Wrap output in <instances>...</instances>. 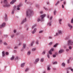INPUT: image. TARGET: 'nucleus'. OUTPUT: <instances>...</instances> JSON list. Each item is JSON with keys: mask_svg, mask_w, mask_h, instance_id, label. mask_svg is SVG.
Segmentation results:
<instances>
[{"mask_svg": "<svg viewBox=\"0 0 73 73\" xmlns=\"http://www.w3.org/2000/svg\"><path fill=\"white\" fill-rule=\"evenodd\" d=\"M26 44H23V48H25V47H26Z\"/></svg>", "mask_w": 73, "mask_h": 73, "instance_id": "nucleus-22", "label": "nucleus"}, {"mask_svg": "<svg viewBox=\"0 0 73 73\" xmlns=\"http://www.w3.org/2000/svg\"><path fill=\"white\" fill-rule=\"evenodd\" d=\"M21 4H20L19 5L17 6V7H19L20 8V7H21Z\"/></svg>", "mask_w": 73, "mask_h": 73, "instance_id": "nucleus-27", "label": "nucleus"}, {"mask_svg": "<svg viewBox=\"0 0 73 73\" xmlns=\"http://www.w3.org/2000/svg\"><path fill=\"white\" fill-rule=\"evenodd\" d=\"M52 44H53V43L52 42H51L48 44L50 45H51Z\"/></svg>", "mask_w": 73, "mask_h": 73, "instance_id": "nucleus-29", "label": "nucleus"}, {"mask_svg": "<svg viewBox=\"0 0 73 73\" xmlns=\"http://www.w3.org/2000/svg\"><path fill=\"white\" fill-rule=\"evenodd\" d=\"M40 21V19H38L37 20V21L38 22H39V21Z\"/></svg>", "mask_w": 73, "mask_h": 73, "instance_id": "nucleus-48", "label": "nucleus"}, {"mask_svg": "<svg viewBox=\"0 0 73 73\" xmlns=\"http://www.w3.org/2000/svg\"><path fill=\"white\" fill-rule=\"evenodd\" d=\"M68 44H70V45H73V42L71 40H68Z\"/></svg>", "mask_w": 73, "mask_h": 73, "instance_id": "nucleus-6", "label": "nucleus"}, {"mask_svg": "<svg viewBox=\"0 0 73 73\" xmlns=\"http://www.w3.org/2000/svg\"><path fill=\"white\" fill-rule=\"evenodd\" d=\"M15 60H18V57L17 56L16 57Z\"/></svg>", "mask_w": 73, "mask_h": 73, "instance_id": "nucleus-43", "label": "nucleus"}, {"mask_svg": "<svg viewBox=\"0 0 73 73\" xmlns=\"http://www.w3.org/2000/svg\"><path fill=\"white\" fill-rule=\"evenodd\" d=\"M27 21V20L26 19V18H25L22 21L21 23V24H24V23L26 22Z\"/></svg>", "mask_w": 73, "mask_h": 73, "instance_id": "nucleus-7", "label": "nucleus"}, {"mask_svg": "<svg viewBox=\"0 0 73 73\" xmlns=\"http://www.w3.org/2000/svg\"><path fill=\"white\" fill-rule=\"evenodd\" d=\"M58 35V33H56V36H57Z\"/></svg>", "mask_w": 73, "mask_h": 73, "instance_id": "nucleus-61", "label": "nucleus"}, {"mask_svg": "<svg viewBox=\"0 0 73 73\" xmlns=\"http://www.w3.org/2000/svg\"><path fill=\"white\" fill-rule=\"evenodd\" d=\"M62 21V19H60L59 20V24H61V22Z\"/></svg>", "mask_w": 73, "mask_h": 73, "instance_id": "nucleus-24", "label": "nucleus"}, {"mask_svg": "<svg viewBox=\"0 0 73 73\" xmlns=\"http://www.w3.org/2000/svg\"><path fill=\"white\" fill-rule=\"evenodd\" d=\"M48 25L49 26H51L52 24H51V22H49L48 23Z\"/></svg>", "mask_w": 73, "mask_h": 73, "instance_id": "nucleus-19", "label": "nucleus"}, {"mask_svg": "<svg viewBox=\"0 0 73 73\" xmlns=\"http://www.w3.org/2000/svg\"><path fill=\"white\" fill-rule=\"evenodd\" d=\"M42 32H43V31H39V33H42Z\"/></svg>", "mask_w": 73, "mask_h": 73, "instance_id": "nucleus-46", "label": "nucleus"}, {"mask_svg": "<svg viewBox=\"0 0 73 73\" xmlns=\"http://www.w3.org/2000/svg\"><path fill=\"white\" fill-rule=\"evenodd\" d=\"M36 44H38V41H37L36 42Z\"/></svg>", "mask_w": 73, "mask_h": 73, "instance_id": "nucleus-53", "label": "nucleus"}, {"mask_svg": "<svg viewBox=\"0 0 73 73\" xmlns=\"http://www.w3.org/2000/svg\"><path fill=\"white\" fill-rule=\"evenodd\" d=\"M71 23H73V19H72L71 21Z\"/></svg>", "mask_w": 73, "mask_h": 73, "instance_id": "nucleus-42", "label": "nucleus"}, {"mask_svg": "<svg viewBox=\"0 0 73 73\" xmlns=\"http://www.w3.org/2000/svg\"><path fill=\"white\" fill-rule=\"evenodd\" d=\"M40 61L41 62H43L44 61V59L42 58L40 60Z\"/></svg>", "mask_w": 73, "mask_h": 73, "instance_id": "nucleus-30", "label": "nucleus"}, {"mask_svg": "<svg viewBox=\"0 0 73 73\" xmlns=\"http://www.w3.org/2000/svg\"><path fill=\"white\" fill-rule=\"evenodd\" d=\"M61 65L63 67H65V64L64 63H63Z\"/></svg>", "mask_w": 73, "mask_h": 73, "instance_id": "nucleus-15", "label": "nucleus"}, {"mask_svg": "<svg viewBox=\"0 0 73 73\" xmlns=\"http://www.w3.org/2000/svg\"><path fill=\"white\" fill-rule=\"evenodd\" d=\"M36 49L35 48H34L32 49V51H35L36 50Z\"/></svg>", "mask_w": 73, "mask_h": 73, "instance_id": "nucleus-26", "label": "nucleus"}, {"mask_svg": "<svg viewBox=\"0 0 73 73\" xmlns=\"http://www.w3.org/2000/svg\"><path fill=\"white\" fill-rule=\"evenodd\" d=\"M56 55H53V57H56Z\"/></svg>", "mask_w": 73, "mask_h": 73, "instance_id": "nucleus-51", "label": "nucleus"}, {"mask_svg": "<svg viewBox=\"0 0 73 73\" xmlns=\"http://www.w3.org/2000/svg\"><path fill=\"white\" fill-rule=\"evenodd\" d=\"M57 46V44H55L54 45V47H56V46Z\"/></svg>", "mask_w": 73, "mask_h": 73, "instance_id": "nucleus-36", "label": "nucleus"}, {"mask_svg": "<svg viewBox=\"0 0 73 73\" xmlns=\"http://www.w3.org/2000/svg\"><path fill=\"white\" fill-rule=\"evenodd\" d=\"M68 69H71V71H72V72H73V68H71V67H69L68 68H67Z\"/></svg>", "mask_w": 73, "mask_h": 73, "instance_id": "nucleus-17", "label": "nucleus"}, {"mask_svg": "<svg viewBox=\"0 0 73 73\" xmlns=\"http://www.w3.org/2000/svg\"><path fill=\"white\" fill-rule=\"evenodd\" d=\"M67 26L70 28V29H72L73 28V26L72 25H71L70 23H68Z\"/></svg>", "mask_w": 73, "mask_h": 73, "instance_id": "nucleus-3", "label": "nucleus"}, {"mask_svg": "<svg viewBox=\"0 0 73 73\" xmlns=\"http://www.w3.org/2000/svg\"><path fill=\"white\" fill-rule=\"evenodd\" d=\"M19 8V7H17V10H20V9Z\"/></svg>", "mask_w": 73, "mask_h": 73, "instance_id": "nucleus-47", "label": "nucleus"}, {"mask_svg": "<svg viewBox=\"0 0 73 73\" xmlns=\"http://www.w3.org/2000/svg\"><path fill=\"white\" fill-rule=\"evenodd\" d=\"M49 39H52V36H49Z\"/></svg>", "mask_w": 73, "mask_h": 73, "instance_id": "nucleus-50", "label": "nucleus"}, {"mask_svg": "<svg viewBox=\"0 0 73 73\" xmlns=\"http://www.w3.org/2000/svg\"><path fill=\"white\" fill-rule=\"evenodd\" d=\"M66 51L67 52H68V51H69V49H66Z\"/></svg>", "mask_w": 73, "mask_h": 73, "instance_id": "nucleus-54", "label": "nucleus"}, {"mask_svg": "<svg viewBox=\"0 0 73 73\" xmlns=\"http://www.w3.org/2000/svg\"><path fill=\"white\" fill-rule=\"evenodd\" d=\"M68 64H69V60L68 59Z\"/></svg>", "mask_w": 73, "mask_h": 73, "instance_id": "nucleus-63", "label": "nucleus"}, {"mask_svg": "<svg viewBox=\"0 0 73 73\" xmlns=\"http://www.w3.org/2000/svg\"><path fill=\"white\" fill-rule=\"evenodd\" d=\"M39 61V58H37L35 59V61L36 62H37Z\"/></svg>", "mask_w": 73, "mask_h": 73, "instance_id": "nucleus-20", "label": "nucleus"}, {"mask_svg": "<svg viewBox=\"0 0 73 73\" xmlns=\"http://www.w3.org/2000/svg\"><path fill=\"white\" fill-rule=\"evenodd\" d=\"M14 14V11L13 10L12 12V14Z\"/></svg>", "mask_w": 73, "mask_h": 73, "instance_id": "nucleus-55", "label": "nucleus"}, {"mask_svg": "<svg viewBox=\"0 0 73 73\" xmlns=\"http://www.w3.org/2000/svg\"><path fill=\"white\" fill-rule=\"evenodd\" d=\"M53 51H54V48H52L50 50V51L48 52L50 54H52V52H53Z\"/></svg>", "mask_w": 73, "mask_h": 73, "instance_id": "nucleus-5", "label": "nucleus"}, {"mask_svg": "<svg viewBox=\"0 0 73 73\" xmlns=\"http://www.w3.org/2000/svg\"><path fill=\"white\" fill-rule=\"evenodd\" d=\"M4 45H7V42H4Z\"/></svg>", "mask_w": 73, "mask_h": 73, "instance_id": "nucleus-44", "label": "nucleus"}, {"mask_svg": "<svg viewBox=\"0 0 73 73\" xmlns=\"http://www.w3.org/2000/svg\"><path fill=\"white\" fill-rule=\"evenodd\" d=\"M57 64V62H53V64Z\"/></svg>", "mask_w": 73, "mask_h": 73, "instance_id": "nucleus-38", "label": "nucleus"}, {"mask_svg": "<svg viewBox=\"0 0 73 73\" xmlns=\"http://www.w3.org/2000/svg\"><path fill=\"white\" fill-rule=\"evenodd\" d=\"M46 16L45 14L42 15L40 17H41V21H44V18Z\"/></svg>", "mask_w": 73, "mask_h": 73, "instance_id": "nucleus-4", "label": "nucleus"}, {"mask_svg": "<svg viewBox=\"0 0 73 73\" xmlns=\"http://www.w3.org/2000/svg\"><path fill=\"white\" fill-rule=\"evenodd\" d=\"M53 69L54 70H56V68H53Z\"/></svg>", "mask_w": 73, "mask_h": 73, "instance_id": "nucleus-57", "label": "nucleus"}, {"mask_svg": "<svg viewBox=\"0 0 73 73\" xmlns=\"http://www.w3.org/2000/svg\"><path fill=\"white\" fill-rule=\"evenodd\" d=\"M16 9V6H14L13 7V10H15V9Z\"/></svg>", "mask_w": 73, "mask_h": 73, "instance_id": "nucleus-23", "label": "nucleus"}, {"mask_svg": "<svg viewBox=\"0 0 73 73\" xmlns=\"http://www.w3.org/2000/svg\"><path fill=\"white\" fill-rule=\"evenodd\" d=\"M14 52L15 53H16L17 52V51L16 50H15L14 51Z\"/></svg>", "mask_w": 73, "mask_h": 73, "instance_id": "nucleus-58", "label": "nucleus"}, {"mask_svg": "<svg viewBox=\"0 0 73 73\" xmlns=\"http://www.w3.org/2000/svg\"><path fill=\"white\" fill-rule=\"evenodd\" d=\"M2 56L3 57H4V56H5V52L4 51H3L2 52Z\"/></svg>", "mask_w": 73, "mask_h": 73, "instance_id": "nucleus-12", "label": "nucleus"}, {"mask_svg": "<svg viewBox=\"0 0 73 73\" xmlns=\"http://www.w3.org/2000/svg\"><path fill=\"white\" fill-rule=\"evenodd\" d=\"M13 37H14V35H12L11 36V37H12V38H13Z\"/></svg>", "mask_w": 73, "mask_h": 73, "instance_id": "nucleus-62", "label": "nucleus"}, {"mask_svg": "<svg viewBox=\"0 0 73 73\" xmlns=\"http://www.w3.org/2000/svg\"><path fill=\"white\" fill-rule=\"evenodd\" d=\"M28 70H29V69L27 68L25 70V72H27Z\"/></svg>", "mask_w": 73, "mask_h": 73, "instance_id": "nucleus-39", "label": "nucleus"}, {"mask_svg": "<svg viewBox=\"0 0 73 73\" xmlns=\"http://www.w3.org/2000/svg\"><path fill=\"white\" fill-rule=\"evenodd\" d=\"M14 33H16V30H14Z\"/></svg>", "mask_w": 73, "mask_h": 73, "instance_id": "nucleus-56", "label": "nucleus"}, {"mask_svg": "<svg viewBox=\"0 0 73 73\" xmlns=\"http://www.w3.org/2000/svg\"><path fill=\"white\" fill-rule=\"evenodd\" d=\"M47 56L48 58H50V55L49 54H47Z\"/></svg>", "mask_w": 73, "mask_h": 73, "instance_id": "nucleus-33", "label": "nucleus"}, {"mask_svg": "<svg viewBox=\"0 0 73 73\" xmlns=\"http://www.w3.org/2000/svg\"><path fill=\"white\" fill-rule=\"evenodd\" d=\"M5 25H6V23H3L1 24H0V28H4V27H5Z\"/></svg>", "mask_w": 73, "mask_h": 73, "instance_id": "nucleus-2", "label": "nucleus"}, {"mask_svg": "<svg viewBox=\"0 0 73 73\" xmlns=\"http://www.w3.org/2000/svg\"><path fill=\"white\" fill-rule=\"evenodd\" d=\"M4 18L5 21H7L8 20V18H7V14H5Z\"/></svg>", "mask_w": 73, "mask_h": 73, "instance_id": "nucleus-9", "label": "nucleus"}, {"mask_svg": "<svg viewBox=\"0 0 73 73\" xmlns=\"http://www.w3.org/2000/svg\"><path fill=\"white\" fill-rule=\"evenodd\" d=\"M62 8H64V6L63 5H62Z\"/></svg>", "mask_w": 73, "mask_h": 73, "instance_id": "nucleus-49", "label": "nucleus"}, {"mask_svg": "<svg viewBox=\"0 0 73 73\" xmlns=\"http://www.w3.org/2000/svg\"><path fill=\"white\" fill-rule=\"evenodd\" d=\"M44 9H45V10H46V11H48V9L46 8H45V7H43Z\"/></svg>", "mask_w": 73, "mask_h": 73, "instance_id": "nucleus-37", "label": "nucleus"}, {"mask_svg": "<svg viewBox=\"0 0 73 73\" xmlns=\"http://www.w3.org/2000/svg\"><path fill=\"white\" fill-rule=\"evenodd\" d=\"M7 0H4V1L5 2V3H7Z\"/></svg>", "mask_w": 73, "mask_h": 73, "instance_id": "nucleus-41", "label": "nucleus"}, {"mask_svg": "<svg viewBox=\"0 0 73 73\" xmlns=\"http://www.w3.org/2000/svg\"><path fill=\"white\" fill-rule=\"evenodd\" d=\"M5 7H10V5L8 3H5Z\"/></svg>", "mask_w": 73, "mask_h": 73, "instance_id": "nucleus-8", "label": "nucleus"}, {"mask_svg": "<svg viewBox=\"0 0 73 73\" xmlns=\"http://www.w3.org/2000/svg\"><path fill=\"white\" fill-rule=\"evenodd\" d=\"M56 10L54 11V15H56Z\"/></svg>", "mask_w": 73, "mask_h": 73, "instance_id": "nucleus-32", "label": "nucleus"}, {"mask_svg": "<svg viewBox=\"0 0 73 73\" xmlns=\"http://www.w3.org/2000/svg\"><path fill=\"white\" fill-rule=\"evenodd\" d=\"M14 58H15V56L13 55L10 58L11 60H13V59H14Z\"/></svg>", "mask_w": 73, "mask_h": 73, "instance_id": "nucleus-16", "label": "nucleus"}, {"mask_svg": "<svg viewBox=\"0 0 73 73\" xmlns=\"http://www.w3.org/2000/svg\"><path fill=\"white\" fill-rule=\"evenodd\" d=\"M59 3H60V2L59 1H58L57 3L55 4V5H58V4Z\"/></svg>", "mask_w": 73, "mask_h": 73, "instance_id": "nucleus-25", "label": "nucleus"}, {"mask_svg": "<svg viewBox=\"0 0 73 73\" xmlns=\"http://www.w3.org/2000/svg\"><path fill=\"white\" fill-rule=\"evenodd\" d=\"M58 34H62V31L60 30L58 31Z\"/></svg>", "mask_w": 73, "mask_h": 73, "instance_id": "nucleus-21", "label": "nucleus"}, {"mask_svg": "<svg viewBox=\"0 0 73 73\" xmlns=\"http://www.w3.org/2000/svg\"><path fill=\"white\" fill-rule=\"evenodd\" d=\"M16 0H13L11 2L10 4H13L16 2Z\"/></svg>", "mask_w": 73, "mask_h": 73, "instance_id": "nucleus-10", "label": "nucleus"}, {"mask_svg": "<svg viewBox=\"0 0 73 73\" xmlns=\"http://www.w3.org/2000/svg\"><path fill=\"white\" fill-rule=\"evenodd\" d=\"M63 51L64 50H60L59 51L58 53L59 54L63 52Z\"/></svg>", "mask_w": 73, "mask_h": 73, "instance_id": "nucleus-13", "label": "nucleus"}, {"mask_svg": "<svg viewBox=\"0 0 73 73\" xmlns=\"http://www.w3.org/2000/svg\"><path fill=\"white\" fill-rule=\"evenodd\" d=\"M17 47L16 46L14 47V49H17Z\"/></svg>", "mask_w": 73, "mask_h": 73, "instance_id": "nucleus-59", "label": "nucleus"}, {"mask_svg": "<svg viewBox=\"0 0 73 73\" xmlns=\"http://www.w3.org/2000/svg\"><path fill=\"white\" fill-rule=\"evenodd\" d=\"M45 54V52L44 51V52H43V54Z\"/></svg>", "mask_w": 73, "mask_h": 73, "instance_id": "nucleus-64", "label": "nucleus"}, {"mask_svg": "<svg viewBox=\"0 0 73 73\" xmlns=\"http://www.w3.org/2000/svg\"><path fill=\"white\" fill-rule=\"evenodd\" d=\"M63 4H64V5H65V4H66V1L64 2H63Z\"/></svg>", "mask_w": 73, "mask_h": 73, "instance_id": "nucleus-52", "label": "nucleus"}, {"mask_svg": "<svg viewBox=\"0 0 73 73\" xmlns=\"http://www.w3.org/2000/svg\"><path fill=\"white\" fill-rule=\"evenodd\" d=\"M31 54V51H29L27 52V55L29 56Z\"/></svg>", "mask_w": 73, "mask_h": 73, "instance_id": "nucleus-18", "label": "nucleus"}, {"mask_svg": "<svg viewBox=\"0 0 73 73\" xmlns=\"http://www.w3.org/2000/svg\"><path fill=\"white\" fill-rule=\"evenodd\" d=\"M47 69L48 70H50V67H49V66H48L47 67Z\"/></svg>", "mask_w": 73, "mask_h": 73, "instance_id": "nucleus-34", "label": "nucleus"}, {"mask_svg": "<svg viewBox=\"0 0 73 73\" xmlns=\"http://www.w3.org/2000/svg\"><path fill=\"white\" fill-rule=\"evenodd\" d=\"M36 30H37V29L36 28L32 32V34H34V33H35L36 32Z\"/></svg>", "mask_w": 73, "mask_h": 73, "instance_id": "nucleus-11", "label": "nucleus"}, {"mask_svg": "<svg viewBox=\"0 0 73 73\" xmlns=\"http://www.w3.org/2000/svg\"><path fill=\"white\" fill-rule=\"evenodd\" d=\"M69 48L70 50H71V49H72V47L71 46H70L69 47Z\"/></svg>", "mask_w": 73, "mask_h": 73, "instance_id": "nucleus-45", "label": "nucleus"}, {"mask_svg": "<svg viewBox=\"0 0 73 73\" xmlns=\"http://www.w3.org/2000/svg\"><path fill=\"white\" fill-rule=\"evenodd\" d=\"M25 65V63H22L21 65V68H23L24 66V65Z\"/></svg>", "mask_w": 73, "mask_h": 73, "instance_id": "nucleus-14", "label": "nucleus"}, {"mask_svg": "<svg viewBox=\"0 0 73 73\" xmlns=\"http://www.w3.org/2000/svg\"><path fill=\"white\" fill-rule=\"evenodd\" d=\"M5 54L6 55H8V54H9V53L7 52H5Z\"/></svg>", "mask_w": 73, "mask_h": 73, "instance_id": "nucleus-40", "label": "nucleus"}, {"mask_svg": "<svg viewBox=\"0 0 73 73\" xmlns=\"http://www.w3.org/2000/svg\"><path fill=\"white\" fill-rule=\"evenodd\" d=\"M33 11H31L30 10H28L26 12V14L27 16H28V15H30V16H31L32 15H33Z\"/></svg>", "mask_w": 73, "mask_h": 73, "instance_id": "nucleus-1", "label": "nucleus"}, {"mask_svg": "<svg viewBox=\"0 0 73 73\" xmlns=\"http://www.w3.org/2000/svg\"><path fill=\"white\" fill-rule=\"evenodd\" d=\"M3 43V41L1 40H0V44H1Z\"/></svg>", "mask_w": 73, "mask_h": 73, "instance_id": "nucleus-35", "label": "nucleus"}, {"mask_svg": "<svg viewBox=\"0 0 73 73\" xmlns=\"http://www.w3.org/2000/svg\"><path fill=\"white\" fill-rule=\"evenodd\" d=\"M52 18H53V17H50L49 18V20H51L52 19Z\"/></svg>", "mask_w": 73, "mask_h": 73, "instance_id": "nucleus-31", "label": "nucleus"}, {"mask_svg": "<svg viewBox=\"0 0 73 73\" xmlns=\"http://www.w3.org/2000/svg\"><path fill=\"white\" fill-rule=\"evenodd\" d=\"M46 73V71H43L42 72V73Z\"/></svg>", "mask_w": 73, "mask_h": 73, "instance_id": "nucleus-60", "label": "nucleus"}, {"mask_svg": "<svg viewBox=\"0 0 73 73\" xmlns=\"http://www.w3.org/2000/svg\"><path fill=\"white\" fill-rule=\"evenodd\" d=\"M36 25H35L34 26H33V27H32V29H33L35 27Z\"/></svg>", "mask_w": 73, "mask_h": 73, "instance_id": "nucleus-28", "label": "nucleus"}]
</instances>
